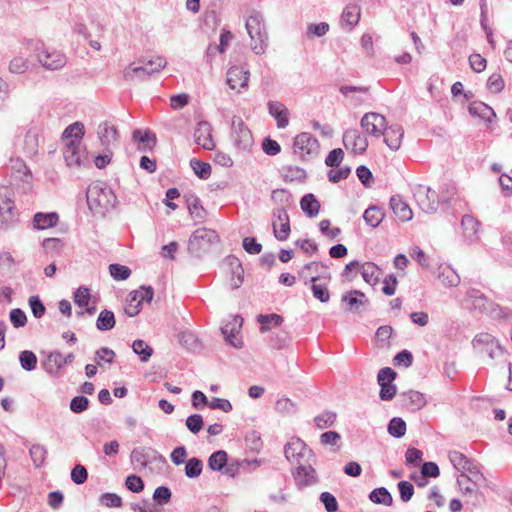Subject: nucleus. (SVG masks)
Instances as JSON below:
<instances>
[{"instance_id": "obj_1", "label": "nucleus", "mask_w": 512, "mask_h": 512, "mask_svg": "<svg viewBox=\"0 0 512 512\" xmlns=\"http://www.w3.org/2000/svg\"><path fill=\"white\" fill-rule=\"evenodd\" d=\"M284 454L289 462L297 464L293 475L298 486L306 487L317 482L316 471L313 468L316 457L304 441L292 438L285 445Z\"/></svg>"}, {"instance_id": "obj_2", "label": "nucleus", "mask_w": 512, "mask_h": 512, "mask_svg": "<svg viewBox=\"0 0 512 512\" xmlns=\"http://www.w3.org/2000/svg\"><path fill=\"white\" fill-rule=\"evenodd\" d=\"M462 305L469 311L487 314L493 319H506L510 315L509 310L500 307L476 288H469L466 291Z\"/></svg>"}, {"instance_id": "obj_3", "label": "nucleus", "mask_w": 512, "mask_h": 512, "mask_svg": "<svg viewBox=\"0 0 512 512\" xmlns=\"http://www.w3.org/2000/svg\"><path fill=\"white\" fill-rule=\"evenodd\" d=\"M245 27L251 38V49L257 54L265 53L268 46V34L263 15L258 11H252L246 20Z\"/></svg>"}, {"instance_id": "obj_4", "label": "nucleus", "mask_w": 512, "mask_h": 512, "mask_svg": "<svg viewBox=\"0 0 512 512\" xmlns=\"http://www.w3.org/2000/svg\"><path fill=\"white\" fill-rule=\"evenodd\" d=\"M87 204L90 210L95 213H104L113 207L115 195L113 191L99 183L89 185L86 193Z\"/></svg>"}, {"instance_id": "obj_5", "label": "nucleus", "mask_w": 512, "mask_h": 512, "mask_svg": "<svg viewBox=\"0 0 512 512\" xmlns=\"http://www.w3.org/2000/svg\"><path fill=\"white\" fill-rule=\"evenodd\" d=\"M141 65L135 66L130 64L124 70V78L127 81H131L136 76L139 80L144 81L149 79L153 74L159 73L167 65V61L160 56L146 60L142 59L139 61Z\"/></svg>"}, {"instance_id": "obj_6", "label": "nucleus", "mask_w": 512, "mask_h": 512, "mask_svg": "<svg viewBox=\"0 0 512 512\" xmlns=\"http://www.w3.org/2000/svg\"><path fill=\"white\" fill-rule=\"evenodd\" d=\"M218 242L219 235L216 231L207 228L197 229L189 238L188 250L196 257H201L211 245Z\"/></svg>"}, {"instance_id": "obj_7", "label": "nucleus", "mask_w": 512, "mask_h": 512, "mask_svg": "<svg viewBox=\"0 0 512 512\" xmlns=\"http://www.w3.org/2000/svg\"><path fill=\"white\" fill-rule=\"evenodd\" d=\"M63 157L66 165L71 169H80L90 165L88 152L82 142L81 144L65 143Z\"/></svg>"}, {"instance_id": "obj_8", "label": "nucleus", "mask_w": 512, "mask_h": 512, "mask_svg": "<svg viewBox=\"0 0 512 512\" xmlns=\"http://www.w3.org/2000/svg\"><path fill=\"white\" fill-rule=\"evenodd\" d=\"M293 150L300 159L309 160L319 154V141L312 134L302 132L294 138Z\"/></svg>"}, {"instance_id": "obj_9", "label": "nucleus", "mask_w": 512, "mask_h": 512, "mask_svg": "<svg viewBox=\"0 0 512 512\" xmlns=\"http://www.w3.org/2000/svg\"><path fill=\"white\" fill-rule=\"evenodd\" d=\"M413 196L418 207L428 214L435 213L441 201L436 191L422 184L413 187Z\"/></svg>"}, {"instance_id": "obj_10", "label": "nucleus", "mask_w": 512, "mask_h": 512, "mask_svg": "<svg viewBox=\"0 0 512 512\" xmlns=\"http://www.w3.org/2000/svg\"><path fill=\"white\" fill-rule=\"evenodd\" d=\"M32 173L25 162L19 158L11 160V183L23 191L32 187Z\"/></svg>"}, {"instance_id": "obj_11", "label": "nucleus", "mask_w": 512, "mask_h": 512, "mask_svg": "<svg viewBox=\"0 0 512 512\" xmlns=\"http://www.w3.org/2000/svg\"><path fill=\"white\" fill-rule=\"evenodd\" d=\"M231 139L233 145L240 150H246L253 144L251 131L240 117H234L232 120Z\"/></svg>"}, {"instance_id": "obj_12", "label": "nucleus", "mask_w": 512, "mask_h": 512, "mask_svg": "<svg viewBox=\"0 0 512 512\" xmlns=\"http://www.w3.org/2000/svg\"><path fill=\"white\" fill-rule=\"evenodd\" d=\"M396 375V372L390 367H385L379 370L377 382L380 385L379 397L381 400L389 401L396 395L397 389L393 384Z\"/></svg>"}, {"instance_id": "obj_13", "label": "nucleus", "mask_w": 512, "mask_h": 512, "mask_svg": "<svg viewBox=\"0 0 512 512\" xmlns=\"http://www.w3.org/2000/svg\"><path fill=\"white\" fill-rule=\"evenodd\" d=\"M272 216V227L275 238L279 241L287 240L291 232L287 210H285V208H274Z\"/></svg>"}, {"instance_id": "obj_14", "label": "nucleus", "mask_w": 512, "mask_h": 512, "mask_svg": "<svg viewBox=\"0 0 512 512\" xmlns=\"http://www.w3.org/2000/svg\"><path fill=\"white\" fill-rule=\"evenodd\" d=\"M243 324V318L239 315L231 317V320L221 327V332L228 344L234 348H241L243 342L240 332Z\"/></svg>"}, {"instance_id": "obj_15", "label": "nucleus", "mask_w": 512, "mask_h": 512, "mask_svg": "<svg viewBox=\"0 0 512 512\" xmlns=\"http://www.w3.org/2000/svg\"><path fill=\"white\" fill-rule=\"evenodd\" d=\"M387 126L386 118L376 112L365 113L361 119V127L374 137L379 138Z\"/></svg>"}, {"instance_id": "obj_16", "label": "nucleus", "mask_w": 512, "mask_h": 512, "mask_svg": "<svg viewBox=\"0 0 512 512\" xmlns=\"http://www.w3.org/2000/svg\"><path fill=\"white\" fill-rule=\"evenodd\" d=\"M343 144L355 154H363L368 147V140L358 129L351 128L344 132Z\"/></svg>"}, {"instance_id": "obj_17", "label": "nucleus", "mask_w": 512, "mask_h": 512, "mask_svg": "<svg viewBox=\"0 0 512 512\" xmlns=\"http://www.w3.org/2000/svg\"><path fill=\"white\" fill-rule=\"evenodd\" d=\"M330 280L331 275L329 272H325V275H312L309 278V282L312 283V294L321 303H327L330 300V293L327 287Z\"/></svg>"}, {"instance_id": "obj_18", "label": "nucleus", "mask_w": 512, "mask_h": 512, "mask_svg": "<svg viewBox=\"0 0 512 512\" xmlns=\"http://www.w3.org/2000/svg\"><path fill=\"white\" fill-rule=\"evenodd\" d=\"M250 72L242 66H231L227 71L226 82L232 90L247 89Z\"/></svg>"}, {"instance_id": "obj_19", "label": "nucleus", "mask_w": 512, "mask_h": 512, "mask_svg": "<svg viewBox=\"0 0 512 512\" xmlns=\"http://www.w3.org/2000/svg\"><path fill=\"white\" fill-rule=\"evenodd\" d=\"M37 56L41 65L49 70L60 69L66 64L65 56L55 50L49 51L43 47Z\"/></svg>"}, {"instance_id": "obj_20", "label": "nucleus", "mask_w": 512, "mask_h": 512, "mask_svg": "<svg viewBox=\"0 0 512 512\" xmlns=\"http://www.w3.org/2000/svg\"><path fill=\"white\" fill-rule=\"evenodd\" d=\"M211 132V125L207 121L199 122L194 131L195 143L205 150H213L215 144Z\"/></svg>"}, {"instance_id": "obj_21", "label": "nucleus", "mask_w": 512, "mask_h": 512, "mask_svg": "<svg viewBox=\"0 0 512 512\" xmlns=\"http://www.w3.org/2000/svg\"><path fill=\"white\" fill-rule=\"evenodd\" d=\"M341 302L345 305L346 311L358 312L361 306L368 303V300L363 292L352 290L342 295Z\"/></svg>"}, {"instance_id": "obj_22", "label": "nucleus", "mask_w": 512, "mask_h": 512, "mask_svg": "<svg viewBox=\"0 0 512 512\" xmlns=\"http://www.w3.org/2000/svg\"><path fill=\"white\" fill-rule=\"evenodd\" d=\"M381 136L384 137L385 144L391 150L396 151L401 146L402 139L404 136V131H403V128L401 125H398V124H393L390 126L387 125Z\"/></svg>"}, {"instance_id": "obj_23", "label": "nucleus", "mask_w": 512, "mask_h": 512, "mask_svg": "<svg viewBox=\"0 0 512 512\" xmlns=\"http://www.w3.org/2000/svg\"><path fill=\"white\" fill-rule=\"evenodd\" d=\"M269 114L277 121V127L283 129L289 124V110L279 101H269L267 103Z\"/></svg>"}, {"instance_id": "obj_24", "label": "nucleus", "mask_w": 512, "mask_h": 512, "mask_svg": "<svg viewBox=\"0 0 512 512\" xmlns=\"http://www.w3.org/2000/svg\"><path fill=\"white\" fill-rule=\"evenodd\" d=\"M390 207L395 216L402 222L412 219L413 212L410 206L403 200L400 195H394L390 199Z\"/></svg>"}, {"instance_id": "obj_25", "label": "nucleus", "mask_w": 512, "mask_h": 512, "mask_svg": "<svg viewBox=\"0 0 512 512\" xmlns=\"http://www.w3.org/2000/svg\"><path fill=\"white\" fill-rule=\"evenodd\" d=\"M97 135L101 144L105 147H109L117 142L119 137L116 126L109 124L107 121L101 122L98 125Z\"/></svg>"}, {"instance_id": "obj_26", "label": "nucleus", "mask_w": 512, "mask_h": 512, "mask_svg": "<svg viewBox=\"0 0 512 512\" xmlns=\"http://www.w3.org/2000/svg\"><path fill=\"white\" fill-rule=\"evenodd\" d=\"M157 452L151 448L137 447L131 452V462L140 468H146L148 464L156 459Z\"/></svg>"}, {"instance_id": "obj_27", "label": "nucleus", "mask_w": 512, "mask_h": 512, "mask_svg": "<svg viewBox=\"0 0 512 512\" xmlns=\"http://www.w3.org/2000/svg\"><path fill=\"white\" fill-rule=\"evenodd\" d=\"M468 111L473 117H478L488 123H491L492 118L496 117L494 110L481 101L471 102L468 106Z\"/></svg>"}, {"instance_id": "obj_28", "label": "nucleus", "mask_w": 512, "mask_h": 512, "mask_svg": "<svg viewBox=\"0 0 512 512\" xmlns=\"http://www.w3.org/2000/svg\"><path fill=\"white\" fill-rule=\"evenodd\" d=\"M479 226L480 223L471 215H464L461 220V227L463 229V236L470 242H475L479 239Z\"/></svg>"}, {"instance_id": "obj_29", "label": "nucleus", "mask_w": 512, "mask_h": 512, "mask_svg": "<svg viewBox=\"0 0 512 512\" xmlns=\"http://www.w3.org/2000/svg\"><path fill=\"white\" fill-rule=\"evenodd\" d=\"M132 139L138 142V150L140 151L152 150L157 142L156 135L149 130H146L143 135L141 130H134Z\"/></svg>"}, {"instance_id": "obj_30", "label": "nucleus", "mask_w": 512, "mask_h": 512, "mask_svg": "<svg viewBox=\"0 0 512 512\" xmlns=\"http://www.w3.org/2000/svg\"><path fill=\"white\" fill-rule=\"evenodd\" d=\"M84 134H85V131H84L83 123L75 122L65 128V130L62 134V139L64 141V144L67 142L81 144Z\"/></svg>"}, {"instance_id": "obj_31", "label": "nucleus", "mask_w": 512, "mask_h": 512, "mask_svg": "<svg viewBox=\"0 0 512 512\" xmlns=\"http://www.w3.org/2000/svg\"><path fill=\"white\" fill-rule=\"evenodd\" d=\"M58 220L59 216L56 212H38L33 217V224L36 229L43 230L55 226Z\"/></svg>"}, {"instance_id": "obj_32", "label": "nucleus", "mask_w": 512, "mask_h": 512, "mask_svg": "<svg viewBox=\"0 0 512 512\" xmlns=\"http://www.w3.org/2000/svg\"><path fill=\"white\" fill-rule=\"evenodd\" d=\"M403 403L412 410H419L426 404L424 395L418 391H408L402 393Z\"/></svg>"}, {"instance_id": "obj_33", "label": "nucleus", "mask_w": 512, "mask_h": 512, "mask_svg": "<svg viewBox=\"0 0 512 512\" xmlns=\"http://www.w3.org/2000/svg\"><path fill=\"white\" fill-rule=\"evenodd\" d=\"M361 16V9L356 4H347L341 15V22L350 27L358 24Z\"/></svg>"}, {"instance_id": "obj_34", "label": "nucleus", "mask_w": 512, "mask_h": 512, "mask_svg": "<svg viewBox=\"0 0 512 512\" xmlns=\"http://www.w3.org/2000/svg\"><path fill=\"white\" fill-rule=\"evenodd\" d=\"M302 211L308 217H315L320 210V203L313 194H306L300 201Z\"/></svg>"}, {"instance_id": "obj_35", "label": "nucleus", "mask_w": 512, "mask_h": 512, "mask_svg": "<svg viewBox=\"0 0 512 512\" xmlns=\"http://www.w3.org/2000/svg\"><path fill=\"white\" fill-rule=\"evenodd\" d=\"M257 321L260 324V331L262 333H264V332H267L270 330V328H271L270 324H272L275 327H278L283 323L284 319L279 314L271 313V314H267V315H264V314L258 315Z\"/></svg>"}, {"instance_id": "obj_36", "label": "nucleus", "mask_w": 512, "mask_h": 512, "mask_svg": "<svg viewBox=\"0 0 512 512\" xmlns=\"http://www.w3.org/2000/svg\"><path fill=\"white\" fill-rule=\"evenodd\" d=\"M115 326V316L114 313L110 310L104 309L100 312L97 321L96 327L100 331H109L113 329Z\"/></svg>"}, {"instance_id": "obj_37", "label": "nucleus", "mask_w": 512, "mask_h": 512, "mask_svg": "<svg viewBox=\"0 0 512 512\" xmlns=\"http://www.w3.org/2000/svg\"><path fill=\"white\" fill-rule=\"evenodd\" d=\"M187 206L190 215L198 222H201L206 217V211L202 207L200 199L196 196H192L187 199Z\"/></svg>"}, {"instance_id": "obj_38", "label": "nucleus", "mask_w": 512, "mask_h": 512, "mask_svg": "<svg viewBox=\"0 0 512 512\" xmlns=\"http://www.w3.org/2000/svg\"><path fill=\"white\" fill-rule=\"evenodd\" d=\"M363 218L369 226L375 228L382 222L384 213L381 208L377 206H370L365 210Z\"/></svg>"}, {"instance_id": "obj_39", "label": "nucleus", "mask_w": 512, "mask_h": 512, "mask_svg": "<svg viewBox=\"0 0 512 512\" xmlns=\"http://www.w3.org/2000/svg\"><path fill=\"white\" fill-rule=\"evenodd\" d=\"M65 366L64 356L60 351H52L47 358L46 370L49 373H56Z\"/></svg>"}, {"instance_id": "obj_40", "label": "nucleus", "mask_w": 512, "mask_h": 512, "mask_svg": "<svg viewBox=\"0 0 512 512\" xmlns=\"http://www.w3.org/2000/svg\"><path fill=\"white\" fill-rule=\"evenodd\" d=\"M271 199L274 203L280 205L278 208H285V210H288L293 203L291 193L285 189L273 190Z\"/></svg>"}, {"instance_id": "obj_41", "label": "nucleus", "mask_w": 512, "mask_h": 512, "mask_svg": "<svg viewBox=\"0 0 512 512\" xmlns=\"http://www.w3.org/2000/svg\"><path fill=\"white\" fill-rule=\"evenodd\" d=\"M438 278L445 287H456L460 283L459 275L450 267H444Z\"/></svg>"}, {"instance_id": "obj_42", "label": "nucleus", "mask_w": 512, "mask_h": 512, "mask_svg": "<svg viewBox=\"0 0 512 512\" xmlns=\"http://www.w3.org/2000/svg\"><path fill=\"white\" fill-rule=\"evenodd\" d=\"M474 347H482L484 349L486 346H496L500 353H503L502 346L499 342L489 333H480L475 336L472 341Z\"/></svg>"}, {"instance_id": "obj_43", "label": "nucleus", "mask_w": 512, "mask_h": 512, "mask_svg": "<svg viewBox=\"0 0 512 512\" xmlns=\"http://www.w3.org/2000/svg\"><path fill=\"white\" fill-rule=\"evenodd\" d=\"M369 499L375 504H384L387 506H390L393 502L390 492L385 487L374 489L369 494Z\"/></svg>"}, {"instance_id": "obj_44", "label": "nucleus", "mask_w": 512, "mask_h": 512, "mask_svg": "<svg viewBox=\"0 0 512 512\" xmlns=\"http://www.w3.org/2000/svg\"><path fill=\"white\" fill-rule=\"evenodd\" d=\"M448 458L451 464L461 473H464V470L471 465L473 462L469 458H467L463 453L459 451H450L448 453Z\"/></svg>"}, {"instance_id": "obj_45", "label": "nucleus", "mask_w": 512, "mask_h": 512, "mask_svg": "<svg viewBox=\"0 0 512 512\" xmlns=\"http://www.w3.org/2000/svg\"><path fill=\"white\" fill-rule=\"evenodd\" d=\"M227 463V453L224 450H218L208 458V467L213 471L222 470Z\"/></svg>"}, {"instance_id": "obj_46", "label": "nucleus", "mask_w": 512, "mask_h": 512, "mask_svg": "<svg viewBox=\"0 0 512 512\" xmlns=\"http://www.w3.org/2000/svg\"><path fill=\"white\" fill-rule=\"evenodd\" d=\"M190 166L194 173L202 180H207L211 176V166L209 163L198 159H191Z\"/></svg>"}, {"instance_id": "obj_47", "label": "nucleus", "mask_w": 512, "mask_h": 512, "mask_svg": "<svg viewBox=\"0 0 512 512\" xmlns=\"http://www.w3.org/2000/svg\"><path fill=\"white\" fill-rule=\"evenodd\" d=\"M387 430L391 436L401 438L406 433V423L402 418L394 417L390 420Z\"/></svg>"}, {"instance_id": "obj_48", "label": "nucleus", "mask_w": 512, "mask_h": 512, "mask_svg": "<svg viewBox=\"0 0 512 512\" xmlns=\"http://www.w3.org/2000/svg\"><path fill=\"white\" fill-rule=\"evenodd\" d=\"M132 349L140 356L142 362H147L153 354V349L141 339H137L133 342Z\"/></svg>"}, {"instance_id": "obj_49", "label": "nucleus", "mask_w": 512, "mask_h": 512, "mask_svg": "<svg viewBox=\"0 0 512 512\" xmlns=\"http://www.w3.org/2000/svg\"><path fill=\"white\" fill-rule=\"evenodd\" d=\"M29 453L36 467H41L44 464L47 455V449L45 446L40 444L32 445Z\"/></svg>"}, {"instance_id": "obj_50", "label": "nucleus", "mask_w": 512, "mask_h": 512, "mask_svg": "<svg viewBox=\"0 0 512 512\" xmlns=\"http://www.w3.org/2000/svg\"><path fill=\"white\" fill-rule=\"evenodd\" d=\"M19 361L24 370L32 371L36 368L37 356L32 351L24 350L19 355Z\"/></svg>"}, {"instance_id": "obj_51", "label": "nucleus", "mask_w": 512, "mask_h": 512, "mask_svg": "<svg viewBox=\"0 0 512 512\" xmlns=\"http://www.w3.org/2000/svg\"><path fill=\"white\" fill-rule=\"evenodd\" d=\"M202 469H203V462L200 459H198L196 457L190 458L186 462L185 475L188 478H196V477L200 476Z\"/></svg>"}, {"instance_id": "obj_52", "label": "nucleus", "mask_w": 512, "mask_h": 512, "mask_svg": "<svg viewBox=\"0 0 512 512\" xmlns=\"http://www.w3.org/2000/svg\"><path fill=\"white\" fill-rule=\"evenodd\" d=\"M464 473L466 474L467 481L475 483L479 486L485 481L483 473L479 470V467L474 464V462H472L471 465H469L464 470Z\"/></svg>"}, {"instance_id": "obj_53", "label": "nucleus", "mask_w": 512, "mask_h": 512, "mask_svg": "<svg viewBox=\"0 0 512 512\" xmlns=\"http://www.w3.org/2000/svg\"><path fill=\"white\" fill-rule=\"evenodd\" d=\"M110 275L117 281L126 280L131 275L129 267L121 264H110L109 265Z\"/></svg>"}, {"instance_id": "obj_54", "label": "nucleus", "mask_w": 512, "mask_h": 512, "mask_svg": "<svg viewBox=\"0 0 512 512\" xmlns=\"http://www.w3.org/2000/svg\"><path fill=\"white\" fill-rule=\"evenodd\" d=\"M115 356L116 354L112 349L102 347L96 351L94 360L97 365L102 366L103 363H113Z\"/></svg>"}, {"instance_id": "obj_55", "label": "nucleus", "mask_w": 512, "mask_h": 512, "mask_svg": "<svg viewBox=\"0 0 512 512\" xmlns=\"http://www.w3.org/2000/svg\"><path fill=\"white\" fill-rule=\"evenodd\" d=\"M457 483L460 487V490L463 492L464 495H470L478 493L479 485L472 483L470 481H467L466 474L461 473L459 477L457 478Z\"/></svg>"}, {"instance_id": "obj_56", "label": "nucleus", "mask_w": 512, "mask_h": 512, "mask_svg": "<svg viewBox=\"0 0 512 512\" xmlns=\"http://www.w3.org/2000/svg\"><path fill=\"white\" fill-rule=\"evenodd\" d=\"M336 420V413L325 411L314 418V422L319 429L331 427Z\"/></svg>"}, {"instance_id": "obj_57", "label": "nucleus", "mask_w": 512, "mask_h": 512, "mask_svg": "<svg viewBox=\"0 0 512 512\" xmlns=\"http://www.w3.org/2000/svg\"><path fill=\"white\" fill-rule=\"evenodd\" d=\"M329 31V25L326 22H320L317 24H309L307 27V38L312 39L314 37H322Z\"/></svg>"}, {"instance_id": "obj_58", "label": "nucleus", "mask_w": 512, "mask_h": 512, "mask_svg": "<svg viewBox=\"0 0 512 512\" xmlns=\"http://www.w3.org/2000/svg\"><path fill=\"white\" fill-rule=\"evenodd\" d=\"M29 68L28 60L21 56L14 57L9 64V71L14 74H22Z\"/></svg>"}, {"instance_id": "obj_59", "label": "nucleus", "mask_w": 512, "mask_h": 512, "mask_svg": "<svg viewBox=\"0 0 512 512\" xmlns=\"http://www.w3.org/2000/svg\"><path fill=\"white\" fill-rule=\"evenodd\" d=\"M100 503L109 508H119L122 506V498L115 493H103L99 499Z\"/></svg>"}, {"instance_id": "obj_60", "label": "nucleus", "mask_w": 512, "mask_h": 512, "mask_svg": "<svg viewBox=\"0 0 512 512\" xmlns=\"http://www.w3.org/2000/svg\"><path fill=\"white\" fill-rule=\"evenodd\" d=\"M90 298V289L87 287L81 286L74 292V302L80 307L88 306Z\"/></svg>"}, {"instance_id": "obj_61", "label": "nucleus", "mask_w": 512, "mask_h": 512, "mask_svg": "<svg viewBox=\"0 0 512 512\" xmlns=\"http://www.w3.org/2000/svg\"><path fill=\"white\" fill-rule=\"evenodd\" d=\"M275 409L282 414H292L296 412V405L289 398H280L275 403Z\"/></svg>"}, {"instance_id": "obj_62", "label": "nucleus", "mask_w": 512, "mask_h": 512, "mask_svg": "<svg viewBox=\"0 0 512 512\" xmlns=\"http://www.w3.org/2000/svg\"><path fill=\"white\" fill-rule=\"evenodd\" d=\"M351 173L349 166H343L338 169H331L328 172V179L332 183H338L341 180L346 179Z\"/></svg>"}, {"instance_id": "obj_63", "label": "nucleus", "mask_w": 512, "mask_h": 512, "mask_svg": "<svg viewBox=\"0 0 512 512\" xmlns=\"http://www.w3.org/2000/svg\"><path fill=\"white\" fill-rule=\"evenodd\" d=\"M10 321L15 328L24 327L27 323V317L23 310L15 308L10 311Z\"/></svg>"}, {"instance_id": "obj_64", "label": "nucleus", "mask_w": 512, "mask_h": 512, "mask_svg": "<svg viewBox=\"0 0 512 512\" xmlns=\"http://www.w3.org/2000/svg\"><path fill=\"white\" fill-rule=\"evenodd\" d=\"M505 83L499 73L490 75L487 81V88L493 93H499L504 89Z\"/></svg>"}]
</instances>
